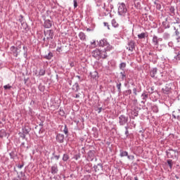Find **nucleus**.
<instances>
[{
	"label": "nucleus",
	"instance_id": "f257e3e1",
	"mask_svg": "<svg viewBox=\"0 0 180 180\" xmlns=\"http://www.w3.org/2000/svg\"><path fill=\"white\" fill-rule=\"evenodd\" d=\"M92 56L94 58H97V60H99V58H106V57H108L106 51H101L99 49L94 50L92 52Z\"/></svg>",
	"mask_w": 180,
	"mask_h": 180
},
{
	"label": "nucleus",
	"instance_id": "f03ea898",
	"mask_svg": "<svg viewBox=\"0 0 180 180\" xmlns=\"http://www.w3.org/2000/svg\"><path fill=\"white\" fill-rule=\"evenodd\" d=\"M99 46H101V47H104L103 51H105V53L110 51V50H112L113 49V46L108 44L106 39H101L100 41Z\"/></svg>",
	"mask_w": 180,
	"mask_h": 180
},
{
	"label": "nucleus",
	"instance_id": "7ed1b4c3",
	"mask_svg": "<svg viewBox=\"0 0 180 180\" xmlns=\"http://www.w3.org/2000/svg\"><path fill=\"white\" fill-rule=\"evenodd\" d=\"M20 49H22V44H20L17 47H15V46H11L10 48L11 54H13L14 57H18V56H19V54H20L22 51Z\"/></svg>",
	"mask_w": 180,
	"mask_h": 180
},
{
	"label": "nucleus",
	"instance_id": "20e7f679",
	"mask_svg": "<svg viewBox=\"0 0 180 180\" xmlns=\"http://www.w3.org/2000/svg\"><path fill=\"white\" fill-rule=\"evenodd\" d=\"M127 12V8H126V5L123 3L120 4L118 8V13L120 15H123Z\"/></svg>",
	"mask_w": 180,
	"mask_h": 180
},
{
	"label": "nucleus",
	"instance_id": "39448f33",
	"mask_svg": "<svg viewBox=\"0 0 180 180\" xmlns=\"http://www.w3.org/2000/svg\"><path fill=\"white\" fill-rule=\"evenodd\" d=\"M168 157L171 158H176L178 157V151L175 150L170 149L167 153Z\"/></svg>",
	"mask_w": 180,
	"mask_h": 180
},
{
	"label": "nucleus",
	"instance_id": "423d86ee",
	"mask_svg": "<svg viewBox=\"0 0 180 180\" xmlns=\"http://www.w3.org/2000/svg\"><path fill=\"white\" fill-rule=\"evenodd\" d=\"M119 123L121 126H124V124H126L127 122H128L129 118L124 115H120L119 117Z\"/></svg>",
	"mask_w": 180,
	"mask_h": 180
},
{
	"label": "nucleus",
	"instance_id": "0eeeda50",
	"mask_svg": "<svg viewBox=\"0 0 180 180\" xmlns=\"http://www.w3.org/2000/svg\"><path fill=\"white\" fill-rule=\"evenodd\" d=\"M94 169L96 172H98V174H102V171H103V167L102 165L98 164L94 167Z\"/></svg>",
	"mask_w": 180,
	"mask_h": 180
},
{
	"label": "nucleus",
	"instance_id": "6e6552de",
	"mask_svg": "<svg viewBox=\"0 0 180 180\" xmlns=\"http://www.w3.org/2000/svg\"><path fill=\"white\" fill-rule=\"evenodd\" d=\"M94 158H95V153H94V151L92 150L89 151L87 160L89 161H94Z\"/></svg>",
	"mask_w": 180,
	"mask_h": 180
},
{
	"label": "nucleus",
	"instance_id": "1a4fd4ad",
	"mask_svg": "<svg viewBox=\"0 0 180 180\" xmlns=\"http://www.w3.org/2000/svg\"><path fill=\"white\" fill-rule=\"evenodd\" d=\"M127 50H129V51H133V50H134L135 46H134V41H130L128 44V46L127 47Z\"/></svg>",
	"mask_w": 180,
	"mask_h": 180
},
{
	"label": "nucleus",
	"instance_id": "9d476101",
	"mask_svg": "<svg viewBox=\"0 0 180 180\" xmlns=\"http://www.w3.org/2000/svg\"><path fill=\"white\" fill-rule=\"evenodd\" d=\"M56 140L58 143H64V135L61 134H58L56 136Z\"/></svg>",
	"mask_w": 180,
	"mask_h": 180
},
{
	"label": "nucleus",
	"instance_id": "9b49d317",
	"mask_svg": "<svg viewBox=\"0 0 180 180\" xmlns=\"http://www.w3.org/2000/svg\"><path fill=\"white\" fill-rule=\"evenodd\" d=\"M51 172L53 175L58 172V167L57 166V165H54L53 166L51 167Z\"/></svg>",
	"mask_w": 180,
	"mask_h": 180
},
{
	"label": "nucleus",
	"instance_id": "f8f14e48",
	"mask_svg": "<svg viewBox=\"0 0 180 180\" xmlns=\"http://www.w3.org/2000/svg\"><path fill=\"white\" fill-rule=\"evenodd\" d=\"M52 26V22L50 20H46L44 22V27L46 29H50Z\"/></svg>",
	"mask_w": 180,
	"mask_h": 180
},
{
	"label": "nucleus",
	"instance_id": "ddd939ff",
	"mask_svg": "<svg viewBox=\"0 0 180 180\" xmlns=\"http://www.w3.org/2000/svg\"><path fill=\"white\" fill-rule=\"evenodd\" d=\"M157 71H158V69L157 68H153L150 72V75L152 78H154L155 77V75H157Z\"/></svg>",
	"mask_w": 180,
	"mask_h": 180
},
{
	"label": "nucleus",
	"instance_id": "4468645a",
	"mask_svg": "<svg viewBox=\"0 0 180 180\" xmlns=\"http://www.w3.org/2000/svg\"><path fill=\"white\" fill-rule=\"evenodd\" d=\"M45 37L46 39H53V32H51V30L45 32Z\"/></svg>",
	"mask_w": 180,
	"mask_h": 180
},
{
	"label": "nucleus",
	"instance_id": "2eb2a0df",
	"mask_svg": "<svg viewBox=\"0 0 180 180\" xmlns=\"http://www.w3.org/2000/svg\"><path fill=\"white\" fill-rule=\"evenodd\" d=\"M120 157H127L128 160H130V156H129L127 151H121Z\"/></svg>",
	"mask_w": 180,
	"mask_h": 180
},
{
	"label": "nucleus",
	"instance_id": "dca6fc26",
	"mask_svg": "<svg viewBox=\"0 0 180 180\" xmlns=\"http://www.w3.org/2000/svg\"><path fill=\"white\" fill-rule=\"evenodd\" d=\"M176 56H174L175 60H180V50L175 51Z\"/></svg>",
	"mask_w": 180,
	"mask_h": 180
},
{
	"label": "nucleus",
	"instance_id": "f3484780",
	"mask_svg": "<svg viewBox=\"0 0 180 180\" xmlns=\"http://www.w3.org/2000/svg\"><path fill=\"white\" fill-rule=\"evenodd\" d=\"M153 43L155 46H158V37L157 36L153 37Z\"/></svg>",
	"mask_w": 180,
	"mask_h": 180
},
{
	"label": "nucleus",
	"instance_id": "a211bd4d",
	"mask_svg": "<svg viewBox=\"0 0 180 180\" xmlns=\"http://www.w3.org/2000/svg\"><path fill=\"white\" fill-rule=\"evenodd\" d=\"M0 137L1 139H4V137H6V131H5V129L0 130Z\"/></svg>",
	"mask_w": 180,
	"mask_h": 180
},
{
	"label": "nucleus",
	"instance_id": "6ab92c4d",
	"mask_svg": "<svg viewBox=\"0 0 180 180\" xmlns=\"http://www.w3.org/2000/svg\"><path fill=\"white\" fill-rule=\"evenodd\" d=\"M72 90L75 91V92H78V91H79V85H78V84L73 85Z\"/></svg>",
	"mask_w": 180,
	"mask_h": 180
},
{
	"label": "nucleus",
	"instance_id": "aec40b11",
	"mask_svg": "<svg viewBox=\"0 0 180 180\" xmlns=\"http://www.w3.org/2000/svg\"><path fill=\"white\" fill-rule=\"evenodd\" d=\"M79 37L80 40H83V41L85 40V39H86L85 34L84 32H79Z\"/></svg>",
	"mask_w": 180,
	"mask_h": 180
},
{
	"label": "nucleus",
	"instance_id": "412c9836",
	"mask_svg": "<svg viewBox=\"0 0 180 180\" xmlns=\"http://www.w3.org/2000/svg\"><path fill=\"white\" fill-rule=\"evenodd\" d=\"M112 25L113 26V27H119V23H117L116 20H112Z\"/></svg>",
	"mask_w": 180,
	"mask_h": 180
},
{
	"label": "nucleus",
	"instance_id": "4be33fe9",
	"mask_svg": "<svg viewBox=\"0 0 180 180\" xmlns=\"http://www.w3.org/2000/svg\"><path fill=\"white\" fill-rule=\"evenodd\" d=\"M45 58H46V60H51V58H53V53L49 52L48 55L45 56Z\"/></svg>",
	"mask_w": 180,
	"mask_h": 180
},
{
	"label": "nucleus",
	"instance_id": "5701e85b",
	"mask_svg": "<svg viewBox=\"0 0 180 180\" xmlns=\"http://www.w3.org/2000/svg\"><path fill=\"white\" fill-rule=\"evenodd\" d=\"M138 38L139 39H146V33L142 32V33L138 34Z\"/></svg>",
	"mask_w": 180,
	"mask_h": 180
},
{
	"label": "nucleus",
	"instance_id": "b1692460",
	"mask_svg": "<svg viewBox=\"0 0 180 180\" xmlns=\"http://www.w3.org/2000/svg\"><path fill=\"white\" fill-rule=\"evenodd\" d=\"M167 164L170 168V169H172V165H174V163L172 162V160H167Z\"/></svg>",
	"mask_w": 180,
	"mask_h": 180
},
{
	"label": "nucleus",
	"instance_id": "393cba45",
	"mask_svg": "<svg viewBox=\"0 0 180 180\" xmlns=\"http://www.w3.org/2000/svg\"><path fill=\"white\" fill-rule=\"evenodd\" d=\"M44 74H46V70H44V69H41L39 70V75L43 76L44 75Z\"/></svg>",
	"mask_w": 180,
	"mask_h": 180
},
{
	"label": "nucleus",
	"instance_id": "a878e982",
	"mask_svg": "<svg viewBox=\"0 0 180 180\" xmlns=\"http://www.w3.org/2000/svg\"><path fill=\"white\" fill-rule=\"evenodd\" d=\"M92 77L95 79L98 78V72H93Z\"/></svg>",
	"mask_w": 180,
	"mask_h": 180
},
{
	"label": "nucleus",
	"instance_id": "bb28decb",
	"mask_svg": "<svg viewBox=\"0 0 180 180\" xmlns=\"http://www.w3.org/2000/svg\"><path fill=\"white\" fill-rule=\"evenodd\" d=\"M4 89H11L12 88V86L9 85V84H6L5 86H4Z\"/></svg>",
	"mask_w": 180,
	"mask_h": 180
},
{
	"label": "nucleus",
	"instance_id": "cd10ccee",
	"mask_svg": "<svg viewBox=\"0 0 180 180\" xmlns=\"http://www.w3.org/2000/svg\"><path fill=\"white\" fill-rule=\"evenodd\" d=\"M68 155H63V161H68Z\"/></svg>",
	"mask_w": 180,
	"mask_h": 180
},
{
	"label": "nucleus",
	"instance_id": "c85d7f7f",
	"mask_svg": "<svg viewBox=\"0 0 180 180\" xmlns=\"http://www.w3.org/2000/svg\"><path fill=\"white\" fill-rule=\"evenodd\" d=\"M63 132L65 133V134H68V128H67V125L65 126Z\"/></svg>",
	"mask_w": 180,
	"mask_h": 180
},
{
	"label": "nucleus",
	"instance_id": "c756f323",
	"mask_svg": "<svg viewBox=\"0 0 180 180\" xmlns=\"http://www.w3.org/2000/svg\"><path fill=\"white\" fill-rule=\"evenodd\" d=\"M120 74H121L122 79L126 78V73L124 72H121Z\"/></svg>",
	"mask_w": 180,
	"mask_h": 180
},
{
	"label": "nucleus",
	"instance_id": "7c9ffc66",
	"mask_svg": "<svg viewBox=\"0 0 180 180\" xmlns=\"http://www.w3.org/2000/svg\"><path fill=\"white\" fill-rule=\"evenodd\" d=\"M117 88L119 92H120V91H121L120 88H122V83L117 84Z\"/></svg>",
	"mask_w": 180,
	"mask_h": 180
},
{
	"label": "nucleus",
	"instance_id": "2f4dec72",
	"mask_svg": "<svg viewBox=\"0 0 180 180\" xmlns=\"http://www.w3.org/2000/svg\"><path fill=\"white\" fill-rule=\"evenodd\" d=\"M120 68H126V63H122L120 64Z\"/></svg>",
	"mask_w": 180,
	"mask_h": 180
},
{
	"label": "nucleus",
	"instance_id": "473e14b6",
	"mask_svg": "<svg viewBox=\"0 0 180 180\" xmlns=\"http://www.w3.org/2000/svg\"><path fill=\"white\" fill-rule=\"evenodd\" d=\"M74 8H77V6H78V4L77 3V0H74Z\"/></svg>",
	"mask_w": 180,
	"mask_h": 180
},
{
	"label": "nucleus",
	"instance_id": "72a5a7b5",
	"mask_svg": "<svg viewBox=\"0 0 180 180\" xmlns=\"http://www.w3.org/2000/svg\"><path fill=\"white\" fill-rule=\"evenodd\" d=\"M103 25H104V26H107L108 27V30H110V27H109V23L104 22Z\"/></svg>",
	"mask_w": 180,
	"mask_h": 180
},
{
	"label": "nucleus",
	"instance_id": "f704fd0d",
	"mask_svg": "<svg viewBox=\"0 0 180 180\" xmlns=\"http://www.w3.org/2000/svg\"><path fill=\"white\" fill-rule=\"evenodd\" d=\"M163 93L166 94L167 95H168V94H169V90L167 91L165 89H163Z\"/></svg>",
	"mask_w": 180,
	"mask_h": 180
},
{
	"label": "nucleus",
	"instance_id": "c9c22d12",
	"mask_svg": "<svg viewBox=\"0 0 180 180\" xmlns=\"http://www.w3.org/2000/svg\"><path fill=\"white\" fill-rule=\"evenodd\" d=\"M91 46H93V47H95V46H96V42L95 41L91 42Z\"/></svg>",
	"mask_w": 180,
	"mask_h": 180
},
{
	"label": "nucleus",
	"instance_id": "e433bc0d",
	"mask_svg": "<svg viewBox=\"0 0 180 180\" xmlns=\"http://www.w3.org/2000/svg\"><path fill=\"white\" fill-rule=\"evenodd\" d=\"M73 98H79V94H73Z\"/></svg>",
	"mask_w": 180,
	"mask_h": 180
},
{
	"label": "nucleus",
	"instance_id": "4c0bfd02",
	"mask_svg": "<svg viewBox=\"0 0 180 180\" xmlns=\"http://www.w3.org/2000/svg\"><path fill=\"white\" fill-rule=\"evenodd\" d=\"M54 158H55L56 160H60V156H58V155H55V156H54Z\"/></svg>",
	"mask_w": 180,
	"mask_h": 180
},
{
	"label": "nucleus",
	"instance_id": "58836bf2",
	"mask_svg": "<svg viewBox=\"0 0 180 180\" xmlns=\"http://www.w3.org/2000/svg\"><path fill=\"white\" fill-rule=\"evenodd\" d=\"M179 18H176V22H174V23H179Z\"/></svg>",
	"mask_w": 180,
	"mask_h": 180
},
{
	"label": "nucleus",
	"instance_id": "ea45409f",
	"mask_svg": "<svg viewBox=\"0 0 180 180\" xmlns=\"http://www.w3.org/2000/svg\"><path fill=\"white\" fill-rule=\"evenodd\" d=\"M18 168H20V169L23 168V165H18Z\"/></svg>",
	"mask_w": 180,
	"mask_h": 180
},
{
	"label": "nucleus",
	"instance_id": "a19ab883",
	"mask_svg": "<svg viewBox=\"0 0 180 180\" xmlns=\"http://www.w3.org/2000/svg\"><path fill=\"white\" fill-rule=\"evenodd\" d=\"M22 49L24 50V54H26V51H27L26 47L23 46Z\"/></svg>",
	"mask_w": 180,
	"mask_h": 180
},
{
	"label": "nucleus",
	"instance_id": "79ce46f5",
	"mask_svg": "<svg viewBox=\"0 0 180 180\" xmlns=\"http://www.w3.org/2000/svg\"><path fill=\"white\" fill-rule=\"evenodd\" d=\"M176 41H177V43H180V37H178L176 38Z\"/></svg>",
	"mask_w": 180,
	"mask_h": 180
},
{
	"label": "nucleus",
	"instance_id": "37998d69",
	"mask_svg": "<svg viewBox=\"0 0 180 180\" xmlns=\"http://www.w3.org/2000/svg\"><path fill=\"white\" fill-rule=\"evenodd\" d=\"M125 129H126L125 134H129V130H127V127H126Z\"/></svg>",
	"mask_w": 180,
	"mask_h": 180
},
{
	"label": "nucleus",
	"instance_id": "c03bdc74",
	"mask_svg": "<svg viewBox=\"0 0 180 180\" xmlns=\"http://www.w3.org/2000/svg\"><path fill=\"white\" fill-rule=\"evenodd\" d=\"M175 33H176V36H179V32H178V30H176Z\"/></svg>",
	"mask_w": 180,
	"mask_h": 180
},
{
	"label": "nucleus",
	"instance_id": "a18cd8bd",
	"mask_svg": "<svg viewBox=\"0 0 180 180\" xmlns=\"http://www.w3.org/2000/svg\"><path fill=\"white\" fill-rule=\"evenodd\" d=\"M70 67H74V62H71V63H70Z\"/></svg>",
	"mask_w": 180,
	"mask_h": 180
},
{
	"label": "nucleus",
	"instance_id": "49530a36",
	"mask_svg": "<svg viewBox=\"0 0 180 180\" xmlns=\"http://www.w3.org/2000/svg\"><path fill=\"white\" fill-rule=\"evenodd\" d=\"M102 112V108H98V113H101Z\"/></svg>",
	"mask_w": 180,
	"mask_h": 180
},
{
	"label": "nucleus",
	"instance_id": "de8ad7c7",
	"mask_svg": "<svg viewBox=\"0 0 180 180\" xmlns=\"http://www.w3.org/2000/svg\"><path fill=\"white\" fill-rule=\"evenodd\" d=\"M57 51H58L60 53V51H61V48H58Z\"/></svg>",
	"mask_w": 180,
	"mask_h": 180
},
{
	"label": "nucleus",
	"instance_id": "09e8293b",
	"mask_svg": "<svg viewBox=\"0 0 180 180\" xmlns=\"http://www.w3.org/2000/svg\"><path fill=\"white\" fill-rule=\"evenodd\" d=\"M134 180H139V178L137 176L134 177Z\"/></svg>",
	"mask_w": 180,
	"mask_h": 180
},
{
	"label": "nucleus",
	"instance_id": "8fccbe9b",
	"mask_svg": "<svg viewBox=\"0 0 180 180\" xmlns=\"http://www.w3.org/2000/svg\"><path fill=\"white\" fill-rule=\"evenodd\" d=\"M135 116H139V113H136V114H135Z\"/></svg>",
	"mask_w": 180,
	"mask_h": 180
},
{
	"label": "nucleus",
	"instance_id": "3c124183",
	"mask_svg": "<svg viewBox=\"0 0 180 180\" xmlns=\"http://www.w3.org/2000/svg\"><path fill=\"white\" fill-rule=\"evenodd\" d=\"M144 96H145V98H147V94H145Z\"/></svg>",
	"mask_w": 180,
	"mask_h": 180
},
{
	"label": "nucleus",
	"instance_id": "603ef678",
	"mask_svg": "<svg viewBox=\"0 0 180 180\" xmlns=\"http://www.w3.org/2000/svg\"><path fill=\"white\" fill-rule=\"evenodd\" d=\"M24 133H26V134H27L28 132H27V131H24Z\"/></svg>",
	"mask_w": 180,
	"mask_h": 180
},
{
	"label": "nucleus",
	"instance_id": "864d4df0",
	"mask_svg": "<svg viewBox=\"0 0 180 180\" xmlns=\"http://www.w3.org/2000/svg\"><path fill=\"white\" fill-rule=\"evenodd\" d=\"M22 137H23V139H25V135H23V136H22Z\"/></svg>",
	"mask_w": 180,
	"mask_h": 180
},
{
	"label": "nucleus",
	"instance_id": "5fc2aeb1",
	"mask_svg": "<svg viewBox=\"0 0 180 180\" xmlns=\"http://www.w3.org/2000/svg\"><path fill=\"white\" fill-rule=\"evenodd\" d=\"M44 40H46V38H44Z\"/></svg>",
	"mask_w": 180,
	"mask_h": 180
}]
</instances>
